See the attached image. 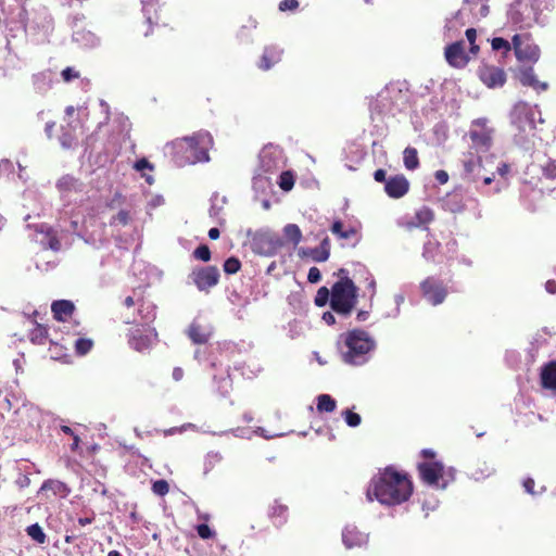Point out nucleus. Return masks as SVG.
<instances>
[{"label":"nucleus","mask_w":556,"mask_h":556,"mask_svg":"<svg viewBox=\"0 0 556 556\" xmlns=\"http://www.w3.org/2000/svg\"><path fill=\"white\" fill-rule=\"evenodd\" d=\"M413 492L408 477L392 467H387L374 477L367 489L368 501L377 500L382 505L394 506L406 502Z\"/></svg>","instance_id":"f257e3e1"},{"label":"nucleus","mask_w":556,"mask_h":556,"mask_svg":"<svg viewBox=\"0 0 556 556\" xmlns=\"http://www.w3.org/2000/svg\"><path fill=\"white\" fill-rule=\"evenodd\" d=\"M339 350L342 361L351 366L367 364L376 350L375 339L365 330L353 329L341 336Z\"/></svg>","instance_id":"f03ea898"},{"label":"nucleus","mask_w":556,"mask_h":556,"mask_svg":"<svg viewBox=\"0 0 556 556\" xmlns=\"http://www.w3.org/2000/svg\"><path fill=\"white\" fill-rule=\"evenodd\" d=\"M509 119L515 143L525 150H529L531 139L535 135L536 122L543 123V118L541 117V112L538 106H532L522 101L518 102L510 111Z\"/></svg>","instance_id":"7ed1b4c3"},{"label":"nucleus","mask_w":556,"mask_h":556,"mask_svg":"<svg viewBox=\"0 0 556 556\" xmlns=\"http://www.w3.org/2000/svg\"><path fill=\"white\" fill-rule=\"evenodd\" d=\"M177 155H181L179 165L205 163L210 161L208 150L213 147V137L207 131H198L174 142Z\"/></svg>","instance_id":"20e7f679"},{"label":"nucleus","mask_w":556,"mask_h":556,"mask_svg":"<svg viewBox=\"0 0 556 556\" xmlns=\"http://www.w3.org/2000/svg\"><path fill=\"white\" fill-rule=\"evenodd\" d=\"M542 0H513L506 11L508 23L519 29L530 28L534 24H542Z\"/></svg>","instance_id":"39448f33"},{"label":"nucleus","mask_w":556,"mask_h":556,"mask_svg":"<svg viewBox=\"0 0 556 556\" xmlns=\"http://www.w3.org/2000/svg\"><path fill=\"white\" fill-rule=\"evenodd\" d=\"M490 0H463L462 8L446 21L445 33L452 38L459 26L475 24L481 18L488 16L490 12Z\"/></svg>","instance_id":"423d86ee"},{"label":"nucleus","mask_w":556,"mask_h":556,"mask_svg":"<svg viewBox=\"0 0 556 556\" xmlns=\"http://www.w3.org/2000/svg\"><path fill=\"white\" fill-rule=\"evenodd\" d=\"M357 287L348 276L339 279L331 288V309L341 317H348L357 303Z\"/></svg>","instance_id":"0eeeda50"},{"label":"nucleus","mask_w":556,"mask_h":556,"mask_svg":"<svg viewBox=\"0 0 556 556\" xmlns=\"http://www.w3.org/2000/svg\"><path fill=\"white\" fill-rule=\"evenodd\" d=\"M418 470L424 483L437 490H445L455 480V469H445L441 462L419 463Z\"/></svg>","instance_id":"6e6552de"},{"label":"nucleus","mask_w":556,"mask_h":556,"mask_svg":"<svg viewBox=\"0 0 556 556\" xmlns=\"http://www.w3.org/2000/svg\"><path fill=\"white\" fill-rule=\"evenodd\" d=\"M248 235L251 236V250L262 256H275L283 245L282 238L268 228L255 232L249 230Z\"/></svg>","instance_id":"1a4fd4ad"},{"label":"nucleus","mask_w":556,"mask_h":556,"mask_svg":"<svg viewBox=\"0 0 556 556\" xmlns=\"http://www.w3.org/2000/svg\"><path fill=\"white\" fill-rule=\"evenodd\" d=\"M286 165V157L280 147L275 144L265 146L258 154V165L255 173L276 176Z\"/></svg>","instance_id":"9d476101"},{"label":"nucleus","mask_w":556,"mask_h":556,"mask_svg":"<svg viewBox=\"0 0 556 556\" xmlns=\"http://www.w3.org/2000/svg\"><path fill=\"white\" fill-rule=\"evenodd\" d=\"M404 102L405 94L402 90L396 85H388L378 93L375 109L381 114L394 116Z\"/></svg>","instance_id":"9b49d317"},{"label":"nucleus","mask_w":556,"mask_h":556,"mask_svg":"<svg viewBox=\"0 0 556 556\" xmlns=\"http://www.w3.org/2000/svg\"><path fill=\"white\" fill-rule=\"evenodd\" d=\"M469 203L472 204L475 218L481 219L483 215L479 200L464 194L462 190H454L447 193L442 200L443 208L454 214L464 212Z\"/></svg>","instance_id":"f8f14e48"},{"label":"nucleus","mask_w":556,"mask_h":556,"mask_svg":"<svg viewBox=\"0 0 556 556\" xmlns=\"http://www.w3.org/2000/svg\"><path fill=\"white\" fill-rule=\"evenodd\" d=\"M424 299L433 306L442 304L448 293L447 286L438 277L430 276L420 282Z\"/></svg>","instance_id":"ddd939ff"},{"label":"nucleus","mask_w":556,"mask_h":556,"mask_svg":"<svg viewBox=\"0 0 556 556\" xmlns=\"http://www.w3.org/2000/svg\"><path fill=\"white\" fill-rule=\"evenodd\" d=\"M252 188L254 191V200L260 201L264 210H269L271 207V198L275 194L273 177L254 173Z\"/></svg>","instance_id":"4468645a"},{"label":"nucleus","mask_w":556,"mask_h":556,"mask_svg":"<svg viewBox=\"0 0 556 556\" xmlns=\"http://www.w3.org/2000/svg\"><path fill=\"white\" fill-rule=\"evenodd\" d=\"M189 282L193 283L199 291L207 292L219 281V270L215 266L195 267L188 276Z\"/></svg>","instance_id":"2eb2a0df"},{"label":"nucleus","mask_w":556,"mask_h":556,"mask_svg":"<svg viewBox=\"0 0 556 556\" xmlns=\"http://www.w3.org/2000/svg\"><path fill=\"white\" fill-rule=\"evenodd\" d=\"M515 54L520 61L536 62L540 58V48L529 34H516L513 37Z\"/></svg>","instance_id":"dca6fc26"},{"label":"nucleus","mask_w":556,"mask_h":556,"mask_svg":"<svg viewBox=\"0 0 556 556\" xmlns=\"http://www.w3.org/2000/svg\"><path fill=\"white\" fill-rule=\"evenodd\" d=\"M486 124V118H478L472 122L469 130L471 142L479 152L488 151L492 144V129Z\"/></svg>","instance_id":"f3484780"},{"label":"nucleus","mask_w":556,"mask_h":556,"mask_svg":"<svg viewBox=\"0 0 556 556\" xmlns=\"http://www.w3.org/2000/svg\"><path fill=\"white\" fill-rule=\"evenodd\" d=\"M156 337L157 333L155 329L150 326H143L142 328L136 327L130 330L128 342L131 349L142 353L152 346Z\"/></svg>","instance_id":"a211bd4d"},{"label":"nucleus","mask_w":556,"mask_h":556,"mask_svg":"<svg viewBox=\"0 0 556 556\" xmlns=\"http://www.w3.org/2000/svg\"><path fill=\"white\" fill-rule=\"evenodd\" d=\"M212 334V325L200 316L195 317L187 329V336L194 344L206 343Z\"/></svg>","instance_id":"6ab92c4d"},{"label":"nucleus","mask_w":556,"mask_h":556,"mask_svg":"<svg viewBox=\"0 0 556 556\" xmlns=\"http://www.w3.org/2000/svg\"><path fill=\"white\" fill-rule=\"evenodd\" d=\"M479 77L489 88L502 87L506 81L505 72L497 66L484 65L479 71Z\"/></svg>","instance_id":"aec40b11"},{"label":"nucleus","mask_w":556,"mask_h":556,"mask_svg":"<svg viewBox=\"0 0 556 556\" xmlns=\"http://www.w3.org/2000/svg\"><path fill=\"white\" fill-rule=\"evenodd\" d=\"M409 190V181L402 175L390 176L386 180L384 191L392 199H400L404 197Z\"/></svg>","instance_id":"412c9836"},{"label":"nucleus","mask_w":556,"mask_h":556,"mask_svg":"<svg viewBox=\"0 0 556 556\" xmlns=\"http://www.w3.org/2000/svg\"><path fill=\"white\" fill-rule=\"evenodd\" d=\"M56 187L62 198L70 202L77 200L76 198H72L73 194L81 193L84 190L83 182L70 175L61 177L56 182Z\"/></svg>","instance_id":"4be33fe9"},{"label":"nucleus","mask_w":556,"mask_h":556,"mask_svg":"<svg viewBox=\"0 0 556 556\" xmlns=\"http://www.w3.org/2000/svg\"><path fill=\"white\" fill-rule=\"evenodd\" d=\"M2 12L5 14L9 23L20 25L24 29L26 28L28 14L26 9L20 4L17 0H12V3L8 5L3 4Z\"/></svg>","instance_id":"5701e85b"},{"label":"nucleus","mask_w":556,"mask_h":556,"mask_svg":"<svg viewBox=\"0 0 556 556\" xmlns=\"http://www.w3.org/2000/svg\"><path fill=\"white\" fill-rule=\"evenodd\" d=\"M267 516L275 528L283 527L289 519V507L280 498H275L268 506Z\"/></svg>","instance_id":"b1692460"},{"label":"nucleus","mask_w":556,"mask_h":556,"mask_svg":"<svg viewBox=\"0 0 556 556\" xmlns=\"http://www.w3.org/2000/svg\"><path fill=\"white\" fill-rule=\"evenodd\" d=\"M342 542L346 548L362 547L368 543V534L349 525L342 531Z\"/></svg>","instance_id":"393cba45"},{"label":"nucleus","mask_w":556,"mask_h":556,"mask_svg":"<svg viewBox=\"0 0 556 556\" xmlns=\"http://www.w3.org/2000/svg\"><path fill=\"white\" fill-rule=\"evenodd\" d=\"M445 59L454 67H464L468 63V58L464 50V41H456L445 48Z\"/></svg>","instance_id":"a878e982"},{"label":"nucleus","mask_w":556,"mask_h":556,"mask_svg":"<svg viewBox=\"0 0 556 556\" xmlns=\"http://www.w3.org/2000/svg\"><path fill=\"white\" fill-rule=\"evenodd\" d=\"M283 50L275 45L264 48L263 54L258 62V68L268 71L281 61Z\"/></svg>","instance_id":"bb28decb"},{"label":"nucleus","mask_w":556,"mask_h":556,"mask_svg":"<svg viewBox=\"0 0 556 556\" xmlns=\"http://www.w3.org/2000/svg\"><path fill=\"white\" fill-rule=\"evenodd\" d=\"M75 309V305L70 300H56L51 304V312L56 320L63 321L70 317Z\"/></svg>","instance_id":"cd10ccee"},{"label":"nucleus","mask_w":556,"mask_h":556,"mask_svg":"<svg viewBox=\"0 0 556 556\" xmlns=\"http://www.w3.org/2000/svg\"><path fill=\"white\" fill-rule=\"evenodd\" d=\"M36 230L42 235L40 243L45 248H49L53 251H59L61 249V242L53 235V230L50 226H48L47 224H40L36 226Z\"/></svg>","instance_id":"c85d7f7f"},{"label":"nucleus","mask_w":556,"mask_h":556,"mask_svg":"<svg viewBox=\"0 0 556 556\" xmlns=\"http://www.w3.org/2000/svg\"><path fill=\"white\" fill-rule=\"evenodd\" d=\"M540 377L544 389L556 392V361L544 365L541 369Z\"/></svg>","instance_id":"c756f323"},{"label":"nucleus","mask_w":556,"mask_h":556,"mask_svg":"<svg viewBox=\"0 0 556 556\" xmlns=\"http://www.w3.org/2000/svg\"><path fill=\"white\" fill-rule=\"evenodd\" d=\"M518 77L523 86L532 87L538 91L547 89V84L538 80L532 67L521 68L519 71Z\"/></svg>","instance_id":"7c9ffc66"},{"label":"nucleus","mask_w":556,"mask_h":556,"mask_svg":"<svg viewBox=\"0 0 556 556\" xmlns=\"http://www.w3.org/2000/svg\"><path fill=\"white\" fill-rule=\"evenodd\" d=\"M515 168L511 164L502 162L496 167V173L501 177L495 184L493 193H500L507 187L509 177L513 176Z\"/></svg>","instance_id":"2f4dec72"},{"label":"nucleus","mask_w":556,"mask_h":556,"mask_svg":"<svg viewBox=\"0 0 556 556\" xmlns=\"http://www.w3.org/2000/svg\"><path fill=\"white\" fill-rule=\"evenodd\" d=\"M73 40L85 48H94L100 45V38L92 31L86 29L74 31Z\"/></svg>","instance_id":"473e14b6"},{"label":"nucleus","mask_w":556,"mask_h":556,"mask_svg":"<svg viewBox=\"0 0 556 556\" xmlns=\"http://www.w3.org/2000/svg\"><path fill=\"white\" fill-rule=\"evenodd\" d=\"M231 379L227 371H224L220 376L217 374L213 376V391L220 396H227L231 390Z\"/></svg>","instance_id":"72a5a7b5"},{"label":"nucleus","mask_w":556,"mask_h":556,"mask_svg":"<svg viewBox=\"0 0 556 556\" xmlns=\"http://www.w3.org/2000/svg\"><path fill=\"white\" fill-rule=\"evenodd\" d=\"M465 177L471 181H476L479 177L481 169V163L479 157L468 156L463 160Z\"/></svg>","instance_id":"f704fd0d"},{"label":"nucleus","mask_w":556,"mask_h":556,"mask_svg":"<svg viewBox=\"0 0 556 556\" xmlns=\"http://www.w3.org/2000/svg\"><path fill=\"white\" fill-rule=\"evenodd\" d=\"M52 83V72L43 71L33 75V85L37 92H47Z\"/></svg>","instance_id":"c9c22d12"},{"label":"nucleus","mask_w":556,"mask_h":556,"mask_svg":"<svg viewBox=\"0 0 556 556\" xmlns=\"http://www.w3.org/2000/svg\"><path fill=\"white\" fill-rule=\"evenodd\" d=\"M138 314L143 326H150V324L155 319L156 306L149 301L142 300L139 304Z\"/></svg>","instance_id":"e433bc0d"},{"label":"nucleus","mask_w":556,"mask_h":556,"mask_svg":"<svg viewBox=\"0 0 556 556\" xmlns=\"http://www.w3.org/2000/svg\"><path fill=\"white\" fill-rule=\"evenodd\" d=\"M520 197L527 208L534 211L536 208L535 201L541 199L542 191L540 189H533L529 186H525L521 190Z\"/></svg>","instance_id":"4c0bfd02"},{"label":"nucleus","mask_w":556,"mask_h":556,"mask_svg":"<svg viewBox=\"0 0 556 556\" xmlns=\"http://www.w3.org/2000/svg\"><path fill=\"white\" fill-rule=\"evenodd\" d=\"M34 23L45 33H49L52 29V17L43 7L35 11Z\"/></svg>","instance_id":"58836bf2"},{"label":"nucleus","mask_w":556,"mask_h":556,"mask_svg":"<svg viewBox=\"0 0 556 556\" xmlns=\"http://www.w3.org/2000/svg\"><path fill=\"white\" fill-rule=\"evenodd\" d=\"M434 218V214L431 208L422 206L418 210L409 223V227H421L431 223Z\"/></svg>","instance_id":"ea45409f"},{"label":"nucleus","mask_w":556,"mask_h":556,"mask_svg":"<svg viewBox=\"0 0 556 556\" xmlns=\"http://www.w3.org/2000/svg\"><path fill=\"white\" fill-rule=\"evenodd\" d=\"M343 226H344L343 222L340 219H337L332 223L330 230L339 239H344V240H350L358 235L355 227H349V228L344 229Z\"/></svg>","instance_id":"a19ab883"},{"label":"nucleus","mask_w":556,"mask_h":556,"mask_svg":"<svg viewBox=\"0 0 556 556\" xmlns=\"http://www.w3.org/2000/svg\"><path fill=\"white\" fill-rule=\"evenodd\" d=\"M282 233L283 242H290L294 247L298 245L302 240V231L300 227L295 224H287L282 229Z\"/></svg>","instance_id":"79ce46f5"},{"label":"nucleus","mask_w":556,"mask_h":556,"mask_svg":"<svg viewBox=\"0 0 556 556\" xmlns=\"http://www.w3.org/2000/svg\"><path fill=\"white\" fill-rule=\"evenodd\" d=\"M403 161L406 169H416L419 166L417 150L415 148L407 147L403 152Z\"/></svg>","instance_id":"37998d69"},{"label":"nucleus","mask_w":556,"mask_h":556,"mask_svg":"<svg viewBox=\"0 0 556 556\" xmlns=\"http://www.w3.org/2000/svg\"><path fill=\"white\" fill-rule=\"evenodd\" d=\"M27 535L37 544H45L47 535L39 523H33L25 529Z\"/></svg>","instance_id":"c03bdc74"},{"label":"nucleus","mask_w":556,"mask_h":556,"mask_svg":"<svg viewBox=\"0 0 556 556\" xmlns=\"http://www.w3.org/2000/svg\"><path fill=\"white\" fill-rule=\"evenodd\" d=\"M439 248H440V243L438 241L429 239L428 241H426L424 243L422 257L427 262H434L435 261V256H437L438 251H439Z\"/></svg>","instance_id":"a18cd8bd"},{"label":"nucleus","mask_w":556,"mask_h":556,"mask_svg":"<svg viewBox=\"0 0 556 556\" xmlns=\"http://www.w3.org/2000/svg\"><path fill=\"white\" fill-rule=\"evenodd\" d=\"M337 403L329 394H320L317 396L318 412L331 413L336 409Z\"/></svg>","instance_id":"49530a36"},{"label":"nucleus","mask_w":556,"mask_h":556,"mask_svg":"<svg viewBox=\"0 0 556 556\" xmlns=\"http://www.w3.org/2000/svg\"><path fill=\"white\" fill-rule=\"evenodd\" d=\"M226 201V197H219L217 193H214L211 198L210 216L217 218Z\"/></svg>","instance_id":"de8ad7c7"},{"label":"nucleus","mask_w":556,"mask_h":556,"mask_svg":"<svg viewBox=\"0 0 556 556\" xmlns=\"http://www.w3.org/2000/svg\"><path fill=\"white\" fill-rule=\"evenodd\" d=\"M278 185L283 191H290L294 186V175L291 170L279 172Z\"/></svg>","instance_id":"09e8293b"},{"label":"nucleus","mask_w":556,"mask_h":556,"mask_svg":"<svg viewBox=\"0 0 556 556\" xmlns=\"http://www.w3.org/2000/svg\"><path fill=\"white\" fill-rule=\"evenodd\" d=\"M41 491H51L54 495L63 494L67 491L65 483L59 480H47L41 485Z\"/></svg>","instance_id":"8fccbe9b"},{"label":"nucleus","mask_w":556,"mask_h":556,"mask_svg":"<svg viewBox=\"0 0 556 556\" xmlns=\"http://www.w3.org/2000/svg\"><path fill=\"white\" fill-rule=\"evenodd\" d=\"M142 2V13H143V16L146 17V21L149 25H152V24H157V16H155V18H153V15H152V12L155 13V2L154 0H141Z\"/></svg>","instance_id":"3c124183"},{"label":"nucleus","mask_w":556,"mask_h":556,"mask_svg":"<svg viewBox=\"0 0 556 556\" xmlns=\"http://www.w3.org/2000/svg\"><path fill=\"white\" fill-rule=\"evenodd\" d=\"M35 324L36 327L29 333L30 341L35 344H45L48 331L41 325Z\"/></svg>","instance_id":"603ef678"},{"label":"nucleus","mask_w":556,"mask_h":556,"mask_svg":"<svg viewBox=\"0 0 556 556\" xmlns=\"http://www.w3.org/2000/svg\"><path fill=\"white\" fill-rule=\"evenodd\" d=\"M222 459L223 456L219 452H208L204 460V475L208 473Z\"/></svg>","instance_id":"864d4df0"},{"label":"nucleus","mask_w":556,"mask_h":556,"mask_svg":"<svg viewBox=\"0 0 556 556\" xmlns=\"http://www.w3.org/2000/svg\"><path fill=\"white\" fill-rule=\"evenodd\" d=\"M75 352L77 355H86L88 354L92 346H93V341L91 339H87V338H78L76 341H75Z\"/></svg>","instance_id":"5fc2aeb1"},{"label":"nucleus","mask_w":556,"mask_h":556,"mask_svg":"<svg viewBox=\"0 0 556 556\" xmlns=\"http://www.w3.org/2000/svg\"><path fill=\"white\" fill-rule=\"evenodd\" d=\"M330 299H331V292L326 287H321L318 289V291L315 295L314 303L316 306L323 307L327 303L330 304Z\"/></svg>","instance_id":"6e6d98bb"},{"label":"nucleus","mask_w":556,"mask_h":556,"mask_svg":"<svg viewBox=\"0 0 556 556\" xmlns=\"http://www.w3.org/2000/svg\"><path fill=\"white\" fill-rule=\"evenodd\" d=\"M342 417L345 421V424L349 426V427H352V428H355V427H358L362 422V417L359 414L357 413H354L350 409H345L342 412Z\"/></svg>","instance_id":"4d7b16f0"},{"label":"nucleus","mask_w":556,"mask_h":556,"mask_svg":"<svg viewBox=\"0 0 556 556\" xmlns=\"http://www.w3.org/2000/svg\"><path fill=\"white\" fill-rule=\"evenodd\" d=\"M223 268L224 271L228 275L237 274L241 268V262L235 256L228 257L224 262Z\"/></svg>","instance_id":"13d9d810"},{"label":"nucleus","mask_w":556,"mask_h":556,"mask_svg":"<svg viewBox=\"0 0 556 556\" xmlns=\"http://www.w3.org/2000/svg\"><path fill=\"white\" fill-rule=\"evenodd\" d=\"M193 256L202 262H208L211 260V251L206 244H200L194 251Z\"/></svg>","instance_id":"bf43d9fd"},{"label":"nucleus","mask_w":556,"mask_h":556,"mask_svg":"<svg viewBox=\"0 0 556 556\" xmlns=\"http://www.w3.org/2000/svg\"><path fill=\"white\" fill-rule=\"evenodd\" d=\"M152 491L159 496H164L169 491V485L166 480L160 479L153 482Z\"/></svg>","instance_id":"052dcab7"},{"label":"nucleus","mask_w":556,"mask_h":556,"mask_svg":"<svg viewBox=\"0 0 556 556\" xmlns=\"http://www.w3.org/2000/svg\"><path fill=\"white\" fill-rule=\"evenodd\" d=\"M492 49L495 51L503 50L504 53L510 51V43L508 40L502 38V37H495L492 39Z\"/></svg>","instance_id":"680f3d73"},{"label":"nucleus","mask_w":556,"mask_h":556,"mask_svg":"<svg viewBox=\"0 0 556 556\" xmlns=\"http://www.w3.org/2000/svg\"><path fill=\"white\" fill-rule=\"evenodd\" d=\"M304 254L309 255L313 261L318 263L326 262L329 258V256L323 251H320L318 247L308 249V251L304 252Z\"/></svg>","instance_id":"e2e57ef3"},{"label":"nucleus","mask_w":556,"mask_h":556,"mask_svg":"<svg viewBox=\"0 0 556 556\" xmlns=\"http://www.w3.org/2000/svg\"><path fill=\"white\" fill-rule=\"evenodd\" d=\"M195 529L198 535L203 540L212 539L215 535V532L206 523H200Z\"/></svg>","instance_id":"0e129e2a"},{"label":"nucleus","mask_w":556,"mask_h":556,"mask_svg":"<svg viewBox=\"0 0 556 556\" xmlns=\"http://www.w3.org/2000/svg\"><path fill=\"white\" fill-rule=\"evenodd\" d=\"M542 170L546 178L556 179V161H548L542 166Z\"/></svg>","instance_id":"69168bd1"},{"label":"nucleus","mask_w":556,"mask_h":556,"mask_svg":"<svg viewBox=\"0 0 556 556\" xmlns=\"http://www.w3.org/2000/svg\"><path fill=\"white\" fill-rule=\"evenodd\" d=\"M534 480L532 478H526L522 482L523 489L528 494L536 495L542 494L545 491V486H542L539 492L534 491Z\"/></svg>","instance_id":"338daca9"},{"label":"nucleus","mask_w":556,"mask_h":556,"mask_svg":"<svg viewBox=\"0 0 556 556\" xmlns=\"http://www.w3.org/2000/svg\"><path fill=\"white\" fill-rule=\"evenodd\" d=\"M494 472V469L492 468H489V467H485L484 469H477L475 470L472 473H471V477L479 481V480H482V479H485L490 476H492Z\"/></svg>","instance_id":"774afa93"}]
</instances>
